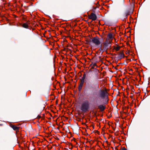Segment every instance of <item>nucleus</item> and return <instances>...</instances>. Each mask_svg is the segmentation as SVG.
Wrapping results in <instances>:
<instances>
[{
    "label": "nucleus",
    "instance_id": "6",
    "mask_svg": "<svg viewBox=\"0 0 150 150\" xmlns=\"http://www.w3.org/2000/svg\"><path fill=\"white\" fill-rule=\"evenodd\" d=\"M84 81L83 80H81V82L79 84V91L81 90L83 86Z\"/></svg>",
    "mask_w": 150,
    "mask_h": 150
},
{
    "label": "nucleus",
    "instance_id": "3",
    "mask_svg": "<svg viewBox=\"0 0 150 150\" xmlns=\"http://www.w3.org/2000/svg\"><path fill=\"white\" fill-rule=\"evenodd\" d=\"M89 104L88 101H86L82 103L81 107V109L83 111H86L88 109Z\"/></svg>",
    "mask_w": 150,
    "mask_h": 150
},
{
    "label": "nucleus",
    "instance_id": "13",
    "mask_svg": "<svg viewBox=\"0 0 150 150\" xmlns=\"http://www.w3.org/2000/svg\"><path fill=\"white\" fill-rule=\"evenodd\" d=\"M108 37L109 39H112L113 38L112 34L111 33H109L108 35Z\"/></svg>",
    "mask_w": 150,
    "mask_h": 150
},
{
    "label": "nucleus",
    "instance_id": "16",
    "mask_svg": "<svg viewBox=\"0 0 150 150\" xmlns=\"http://www.w3.org/2000/svg\"><path fill=\"white\" fill-rule=\"evenodd\" d=\"M40 117H40V116H38V119L40 118Z\"/></svg>",
    "mask_w": 150,
    "mask_h": 150
},
{
    "label": "nucleus",
    "instance_id": "11",
    "mask_svg": "<svg viewBox=\"0 0 150 150\" xmlns=\"http://www.w3.org/2000/svg\"><path fill=\"white\" fill-rule=\"evenodd\" d=\"M120 48V47L119 46L116 47L114 46V49L116 51H118Z\"/></svg>",
    "mask_w": 150,
    "mask_h": 150
},
{
    "label": "nucleus",
    "instance_id": "14",
    "mask_svg": "<svg viewBox=\"0 0 150 150\" xmlns=\"http://www.w3.org/2000/svg\"><path fill=\"white\" fill-rule=\"evenodd\" d=\"M120 150H127L125 148L123 147Z\"/></svg>",
    "mask_w": 150,
    "mask_h": 150
},
{
    "label": "nucleus",
    "instance_id": "17",
    "mask_svg": "<svg viewBox=\"0 0 150 150\" xmlns=\"http://www.w3.org/2000/svg\"><path fill=\"white\" fill-rule=\"evenodd\" d=\"M96 65V64H94V65H94V66H95V65Z\"/></svg>",
    "mask_w": 150,
    "mask_h": 150
},
{
    "label": "nucleus",
    "instance_id": "7",
    "mask_svg": "<svg viewBox=\"0 0 150 150\" xmlns=\"http://www.w3.org/2000/svg\"><path fill=\"white\" fill-rule=\"evenodd\" d=\"M105 106L103 105H100L98 106V108L101 111H103L105 110Z\"/></svg>",
    "mask_w": 150,
    "mask_h": 150
},
{
    "label": "nucleus",
    "instance_id": "2",
    "mask_svg": "<svg viewBox=\"0 0 150 150\" xmlns=\"http://www.w3.org/2000/svg\"><path fill=\"white\" fill-rule=\"evenodd\" d=\"M92 42L96 46L102 45V43L100 41V38L98 37H95L92 38Z\"/></svg>",
    "mask_w": 150,
    "mask_h": 150
},
{
    "label": "nucleus",
    "instance_id": "8",
    "mask_svg": "<svg viewBox=\"0 0 150 150\" xmlns=\"http://www.w3.org/2000/svg\"><path fill=\"white\" fill-rule=\"evenodd\" d=\"M12 127L14 130L16 131L18 130L19 129V127H18L15 125H13L12 126Z\"/></svg>",
    "mask_w": 150,
    "mask_h": 150
},
{
    "label": "nucleus",
    "instance_id": "15",
    "mask_svg": "<svg viewBox=\"0 0 150 150\" xmlns=\"http://www.w3.org/2000/svg\"><path fill=\"white\" fill-rule=\"evenodd\" d=\"M85 76L84 75L82 77V80H84V79H85Z\"/></svg>",
    "mask_w": 150,
    "mask_h": 150
},
{
    "label": "nucleus",
    "instance_id": "5",
    "mask_svg": "<svg viewBox=\"0 0 150 150\" xmlns=\"http://www.w3.org/2000/svg\"><path fill=\"white\" fill-rule=\"evenodd\" d=\"M29 25L30 21H28L26 22L23 23L22 25V26L25 28H28Z\"/></svg>",
    "mask_w": 150,
    "mask_h": 150
},
{
    "label": "nucleus",
    "instance_id": "9",
    "mask_svg": "<svg viewBox=\"0 0 150 150\" xmlns=\"http://www.w3.org/2000/svg\"><path fill=\"white\" fill-rule=\"evenodd\" d=\"M109 39H107L103 43V45L105 46H107L110 43V41H109Z\"/></svg>",
    "mask_w": 150,
    "mask_h": 150
},
{
    "label": "nucleus",
    "instance_id": "1",
    "mask_svg": "<svg viewBox=\"0 0 150 150\" xmlns=\"http://www.w3.org/2000/svg\"><path fill=\"white\" fill-rule=\"evenodd\" d=\"M98 96L97 102H101L102 100H105V101L108 100V93L105 90H100L98 92Z\"/></svg>",
    "mask_w": 150,
    "mask_h": 150
},
{
    "label": "nucleus",
    "instance_id": "10",
    "mask_svg": "<svg viewBox=\"0 0 150 150\" xmlns=\"http://www.w3.org/2000/svg\"><path fill=\"white\" fill-rule=\"evenodd\" d=\"M129 12L128 11L125 12L123 14V15L124 17H125V18H127V15H129Z\"/></svg>",
    "mask_w": 150,
    "mask_h": 150
},
{
    "label": "nucleus",
    "instance_id": "12",
    "mask_svg": "<svg viewBox=\"0 0 150 150\" xmlns=\"http://www.w3.org/2000/svg\"><path fill=\"white\" fill-rule=\"evenodd\" d=\"M124 57V55L123 52H121L119 54V57L120 58H123Z\"/></svg>",
    "mask_w": 150,
    "mask_h": 150
},
{
    "label": "nucleus",
    "instance_id": "4",
    "mask_svg": "<svg viewBox=\"0 0 150 150\" xmlns=\"http://www.w3.org/2000/svg\"><path fill=\"white\" fill-rule=\"evenodd\" d=\"M88 18L89 19L92 20L93 21H95L97 18V16L95 14L93 13H92L89 16Z\"/></svg>",
    "mask_w": 150,
    "mask_h": 150
}]
</instances>
